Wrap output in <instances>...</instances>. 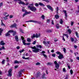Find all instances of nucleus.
I'll return each mask as SVG.
<instances>
[{"label": "nucleus", "instance_id": "f257e3e1", "mask_svg": "<svg viewBox=\"0 0 79 79\" xmlns=\"http://www.w3.org/2000/svg\"><path fill=\"white\" fill-rule=\"evenodd\" d=\"M31 48L32 49H33V50H32V52H34L35 53H38V52H39V50H40V49L36 48L35 46L34 47H31Z\"/></svg>", "mask_w": 79, "mask_h": 79}, {"label": "nucleus", "instance_id": "f03ea898", "mask_svg": "<svg viewBox=\"0 0 79 79\" xmlns=\"http://www.w3.org/2000/svg\"><path fill=\"white\" fill-rule=\"evenodd\" d=\"M28 8H30V10H31L32 11H33V12H35L37 10V9L35 6H32L31 7V6H28Z\"/></svg>", "mask_w": 79, "mask_h": 79}, {"label": "nucleus", "instance_id": "7ed1b4c3", "mask_svg": "<svg viewBox=\"0 0 79 79\" xmlns=\"http://www.w3.org/2000/svg\"><path fill=\"white\" fill-rule=\"evenodd\" d=\"M14 32V31L13 30H10L8 32L5 34V36L6 37H10V33H13Z\"/></svg>", "mask_w": 79, "mask_h": 79}, {"label": "nucleus", "instance_id": "20e7f679", "mask_svg": "<svg viewBox=\"0 0 79 79\" xmlns=\"http://www.w3.org/2000/svg\"><path fill=\"white\" fill-rule=\"evenodd\" d=\"M12 72V69H10L8 71V74L7 75V76L8 77H11L12 76V73H11V72Z\"/></svg>", "mask_w": 79, "mask_h": 79}, {"label": "nucleus", "instance_id": "39448f33", "mask_svg": "<svg viewBox=\"0 0 79 79\" xmlns=\"http://www.w3.org/2000/svg\"><path fill=\"white\" fill-rule=\"evenodd\" d=\"M14 1H15V2H17V1L18 0V1H20V2H19V5H20V4H21V5H25V3H24V2H23L21 1V0H14Z\"/></svg>", "mask_w": 79, "mask_h": 79}, {"label": "nucleus", "instance_id": "423d86ee", "mask_svg": "<svg viewBox=\"0 0 79 79\" xmlns=\"http://www.w3.org/2000/svg\"><path fill=\"white\" fill-rule=\"evenodd\" d=\"M25 70L24 69H21L19 72V77H21V75H22L21 73H23V72Z\"/></svg>", "mask_w": 79, "mask_h": 79}, {"label": "nucleus", "instance_id": "0eeeda50", "mask_svg": "<svg viewBox=\"0 0 79 79\" xmlns=\"http://www.w3.org/2000/svg\"><path fill=\"white\" fill-rule=\"evenodd\" d=\"M58 58L59 59H60V60H62L63 58H64V56H63V55L61 54L58 56Z\"/></svg>", "mask_w": 79, "mask_h": 79}, {"label": "nucleus", "instance_id": "6e6552de", "mask_svg": "<svg viewBox=\"0 0 79 79\" xmlns=\"http://www.w3.org/2000/svg\"><path fill=\"white\" fill-rule=\"evenodd\" d=\"M47 7L48 8V9H49V10H51L52 11H53V8L50 5H48L47 6Z\"/></svg>", "mask_w": 79, "mask_h": 79}, {"label": "nucleus", "instance_id": "1a4fd4ad", "mask_svg": "<svg viewBox=\"0 0 79 79\" xmlns=\"http://www.w3.org/2000/svg\"><path fill=\"white\" fill-rule=\"evenodd\" d=\"M39 77H40V72H38L37 73L36 75L35 76L36 78H38Z\"/></svg>", "mask_w": 79, "mask_h": 79}, {"label": "nucleus", "instance_id": "9d476101", "mask_svg": "<svg viewBox=\"0 0 79 79\" xmlns=\"http://www.w3.org/2000/svg\"><path fill=\"white\" fill-rule=\"evenodd\" d=\"M45 73L44 72L43 73V75L42 77L43 79H46V78L45 77Z\"/></svg>", "mask_w": 79, "mask_h": 79}, {"label": "nucleus", "instance_id": "9b49d317", "mask_svg": "<svg viewBox=\"0 0 79 79\" xmlns=\"http://www.w3.org/2000/svg\"><path fill=\"white\" fill-rule=\"evenodd\" d=\"M16 26H17V25L16 23H14L13 24L11 25L12 27H16Z\"/></svg>", "mask_w": 79, "mask_h": 79}, {"label": "nucleus", "instance_id": "f8f14e48", "mask_svg": "<svg viewBox=\"0 0 79 79\" xmlns=\"http://www.w3.org/2000/svg\"><path fill=\"white\" fill-rule=\"evenodd\" d=\"M15 39L17 42H18V41H19V39H18V35H16L15 36Z\"/></svg>", "mask_w": 79, "mask_h": 79}, {"label": "nucleus", "instance_id": "ddd939ff", "mask_svg": "<svg viewBox=\"0 0 79 79\" xmlns=\"http://www.w3.org/2000/svg\"><path fill=\"white\" fill-rule=\"evenodd\" d=\"M33 23H37V24H41V22H40V21H35L34 20L33 21Z\"/></svg>", "mask_w": 79, "mask_h": 79}, {"label": "nucleus", "instance_id": "4468645a", "mask_svg": "<svg viewBox=\"0 0 79 79\" xmlns=\"http://www.w3.org/2000/svg\"><path fill=\"white\" fill-rule=\"evenodd\" d=\"M60 67V65L59 64H57L56 65V69H59V68Z\"/></svg>", "mask_w": 79, "mask_h": 79}, {"label": "nucleus", "instance_id": "2eb2a0df", "mask_svg": "<svg viewBox=\"0 0 79 79\" xmlns=\"http://www.w3.org/2000/svg\"><path fill=\"white\" fill-rule=\"evenodd\" d=\"M0 44L1 45H4L5 44V43L3 42V41L2 40L1 41Z\"/></svg>", "mask_w": 79, "mask_h": 79}, {"label": "nucleus", "instance_id": "dca6fc26", "mask_svg": "<svg viewBox=\"0 0 79 79\" xmlns=\"http://www.w3.org/2000/svg\"><path fill=\"white\" fill-rule=\"evenodd\" d=\"M39 5H40V6H45V5H44V4L41 3V2H40L39 3Z\"/></svg>", "mask_w": 79, "mask_h": 79}, {"label": "nucleus", "instance_id": "f3484780", "mask_svg": "<svg viewBox=\"0 0 79 79\" xmlns=\"http://www.w3.org/2000/svg\"><path fill=\"white\" fill-rule=\"evenodd\" d=\"M37 48H42V46H41V45H38L36 46Z\"/></svg>", "mask_w": 79, "mask_h": 79}, {"label": "nucleus", "instance_id": "a211bd4d", "mask_svg": "<svg viewBox=\"0 0 79 79\" xmlns=\"http://www.w3.org/2000/svg\"><path fill=\"white\" fill-rule=\"evenodd\" d=\"M3 29H2V28H0V35H2V33L3 32Z\"/></svg>", "mask_w": 79, "mask_h": 79}, {"label": "nucleus", "instance_id": "6ab92c4d", "mask_svg": "<svg viewBox=\"0 0 79 79\" xmlns=\"http://www.w3.org/2000/svg\"><path fill=\"white\" fill-rule=\"evenodd\" d=\"M55 16V18H56V19H58L60 17V16H59L58 15H57V14Z\"/></svg>", "mask_w": 79, "mask_h": 79}, {"label": "nucleus", "instance_id": "aec40b11", "mask_svg": "<svg viewBox=\"0 0 79 79\" xmlns=\"http://www.w3.org/2000/svg\"><path fill=\"white\" fill-rule=\"evenodd\" d=\"M22 42L23 43V44L24 45H26V40H22Z\"/></svg>", "mask_w": 79, "mask_h": 79}, {"label": "nucleus", "instance_id": "412c9836", "mask_svg": "<svg viewBox=\"0 0 79 79\" xmlns=\"http://www.w3.org/2000/svg\"><path fill=\"white\" fill-rule=\"evenodd\" d=\"M26 15H29L30 14V13H31V12L29 11H26L25 12Z\"/></svg>", "mask_w": 79, "mask_h": 79}, {"label": "nucleus", "instance_id": "4be33fe9", "mask_svg": "<svg viewBox=\"0 0 79 79\" xmlns=\"http://www.w3.org/2000/svg\"><path fill=\"white\" fill-rule=\"evenodd\" d=\"M35 34H33V35L31 36V39H33L34 38H35Z\"/></svg>", "mask_w": 79, "mask_h": 79}, {"label": "nucleus", "instance_id": "5701e85b", "mask_svg": "<svg viewBox=\"0 0 79 79\" xmlns=\"http://www.w3.org/2000/svg\"><path fill=\"white\" fill-rule=\"evenodd\" d=\"M40 36V35H38V34H37V33H36V35H35V37L36 38H38V37Z\"/></svg>", "mask_w": 79, "mask_h": 79}, {"label": "nucleus", "instance_id": "b1692460", "mask_svg": "<svg viewBox=\"0 0 79 79\" xmlns=\"http://www.w3.org/2000/svg\"><path fill=\"white\" fill-rule=\"evenodd\" d=\"M60 24H63V19H60Z\"/></svg>", "mask_w": 79, "mask_h": 79}, {"label": "nucleus", "instance_id": "393cba45", "mask_svg": "<svg viewBox=\"0 0 79 79\" xmlns=\"http://www.w3.org/2000/svg\"><path fill=\"white\" fill-rule=\"evenodd\" d=\"M15 64H19V63L18 62V61L17 60H15L14 61Z\"/></svg>", "mask_w": 79, "mask_h": 79}, {"label": "nucleus", "instance_id": "a878e982", "mask_svg": "<svg viewBox=\"0 0 79 79\" xmlns=\"http://www.w3.org/2000/svg\"><path fill=\"white\" fill-rule=\"evenodd\" d=\"M31 40L30 38H27V42H31Z\"/></svg>", "mask_w": 79, "mask_h": 79}, {"label": "nucleus", "instance_id": "bb28decb", "mask_svg": "<svg viewBox=\"0 0 79 79\" xmlns=\"http://www.w3.org/2000/svg\"><path fill=\"white\" fill-rule=\"evenodd\" d=\"M56 54H57V55H59L61 54V52L59 51H57V52H56Z\"/></svg>", "mask_w": 79, "mask_h": 79}, {"label": "nucleus", "instance_id": "cd10ccee", "mask_svg": "<svg viewBox=\"0 0 79 79\" xmlns=\"http://www.w3.org/2000/svg\"><path fill=\"white\" fill-rule=\"evenodd\" d=\"M75 34H76V35H77V37L78 38H79V35H78V33H77V31H76Z\"/></svg>", "mask_w": 79, "mask_h": 79}, {"label": "nucleus", "instance_id": "c85d7f7f", "mask_svg": "<svg viewBox=\"0 0 79 79\" xmlns=\"http://www.w3.org/2000/svg\"><path fill=\"white\" fill-rule=\"evenodd\" d=\"M47 32H48V33L52 32V30H47Z\"/></svg>", "mask_w": 79, "mask_h": 79}, {"label": "nucleus", "instance_id": "c756f323", "mask_svg": "<svg viewBox=\"0 0 79 79\" xmlns=\"http://www.w3.org/2000/svg\"><path fill=\"white\" fill-rule=\"evenodd\" d=\"M41 18H42L43 19H45V16H44V15H42Z\"/></svg>", "mask_w": 79, "mask_h": 79}, {"label": "nucleus", "instance_id": "7c9ffc66", "mask_svg": "<svg viewBox=\"0 0 79 79\" xmlns=\"http://www.w3.org/2000/svg\"><path fill=\"white\" fill-rule=\"evenodd\" d=\"M68 32H69V34H71L72 32V31L70 29H68Z\"/></svg>", "mask_w": 79, "mask_h": 79}, {"label": "nucleus", "instance_id": "2f4dec72", "mask_svg": "<svg viewBox=\"0 0 79 79\" xmlns=\"http://www.w3.org/2000/svg\"><path fill=\"white\" fill-rule=\"evenodd\" d=\"M56 27L57 29H59V27H60V26H59V24H57L56 25Z\"/></svg>", "mask_w": 79, "mask_h": 79}, {"label": "nucleus", "instance_id": "473e14b6", "mask_svg": "<svg viewBox=\"0 0 79 79\" xmlns=\"http://www.w3.org/2000/svg\"><path fill=\"white\" fill-rule=\"evenodd\" d=\"M24 52V49H23L21 51H19V52L21 53L22 52Z\"/></svg>", "mask_w": 79, "mask_h": 79}, {"label": "nucleus", "instance_id": "72a5a7b5", "mask_svg": "<svg viewBox=\"0 0 79 79\" xmlns=\"http://www.w3.org/2000/svg\"><path fill=\"white\" fill-rule=\"evenodd\" d=\"M70 74L72 75L73 74V70L71 69L70 70Z\"/></svg>", "mask_w": 79, "mask_h": 79}, {"label": "nucleus", "instance_id": "f704fd0d", "mask_svg": "<svg viewBox=\"0 0 79 79\" xmlns=\"http://www.w3.org/2000/svg\"><path fill=\"white\" fill-rule=\"evenodd\" d=\"M5 60H3L2 61V64H5Z\"/></svg>", "mask_w": 79, "mask_h": 79}, {"label": "nucleus", "instance_id": "c9c22d12", "mask_svg": "<svg viewBox=\"0 0 79 79\" xmlns=\"http://www.w3.org/2000/svg\"><path fill=\"white\" fill-rule=\"evenodd\" d=\"M13 36H15V35H16V31H14L13 32Z\"/></svg>", "mask_w": 79, "mask_h": 79}, {"label": "nucleus", "instance_id": "e433bc0d", "mask_svg": "<svg viewBox=\"0 0 79 79\" xmlns=\"http://www.w3.org/2000/svg\"><path fill=\"white\" fill-rule=\"evenodd\" d=\"M22 11L23 12H25V13H26V12L27 11V10H24V9H22Z\"/></svg>", "mask_w": 79, "mask_h": 79}, {"label": "nucleus", "instance_id": "4c0bfd02", "mask_svg": "<svg viewBox=\"0 0 79 79\" xmlns=\"http://www.w3.org/2000/svg\"><path fill=\"white\" fill-rule=\"evenodd\" d=\"M33 20H29V21H26V23H28V22H30L33 23Z\"/></svg>", "mask_w": 79, "mask_h": 79}, {"label": "nucleus", "instance_id": "58836bf2", "mask_svg": "<svg viewBox=\"0 0 79 79\" xmlns=\"http://www.w3.org/2000/svg\"><path fill=\"white\" fill-rule=\"evenodd\" d=\"M71 41L73 42H74V39L73 38H71Z\"/></svg>", "mask_w": 79, "mask_h": 79}, {"label": "nucleus", "instance_id": "ea45409f", "mask_svg": "<svg viewBox=\"0 0 79 79\" xmlns=\"http://www.w3.org/2000/svg\"><path fill=\"white\" fill-rule=\"evenodd\" d=\"M36 65H40V63H39V62H37L36 64Z\"/></svg>", "mask_w": 79, "mask_h": 79}, {"label": "nucleus", "instance_id": "a19ab883", "mask_svg": "<svg viewBox=\"0 0 79 79\" xmlns=\"http://www.w3.org/2000/svg\"><path fill=\"white\" fill-rule=\"evenodd\" d=\"M56 56V54H52V56H53V57H55Z\"/></svg>", "mask_w": 79, "mask_h": 79}, {"label": "nucleus", "instance_id": "79ce46f5", "mask_svg": "<svg viewBox=\"0 0 79 79\" xmlns=\"http://www.w3.org/2000/svg\"><path fill=\"white\" fill-rule=\"evenodd\" d=\"M52 64V63L50 62H48V63H47V64L48 65H51Z\"/></svg>", "mask_w": 79, "mask_h": 79}, {"label": "nucleus", "instance_id": "37998d69", "mask_svg": "<svg viewBox=\"0 0 79 79\" xmlns=\"http://www.w3.org/2000/svg\"><path fill=\"white\" fill-rule=\"evenodd\" d=\"M43 55L45 57L47 58V55H45L44 54H43Z\"/></svg>", "mask_w": 79, "mask_h": 79}, {"label": "nucleus", "instance_id": "c03bdc74", "mask_svg": "<svg viewBox=\"0 0 79 79\" xmlns=\"http://www.w3.org/2000/svg\"><path fill=\"white\" fill-rule=\"evenodd\" d=\"M26 45H31V43H26Z\"/></svg>", "mask_w": 79, "mask_h": 79}, {"label": "nucleus", "instance_id": "a18cd8bd", "mask_svg": "<svg viewBox=\"0 0 79 79\" xmlns=\"http://www.w3.org/2000/svg\"><path fill=\"white\" fill-rule=\"evenodd\" d=\"M21 39H22V40H24V38L23 36H22L21 37Z\"/></svg>", "mask_w": 79, "mask_h": 79}, {"label": "nucleus", "instance_id": "49530a36", "mask_svg": "<svg viewBox=\"0 0 79 79\" xmlns=\"http://www.w3.org/2000/svg\"><path fill=\"white\" fill-rule=\"evenodd\" d=\"M63 72H66V69L65 68H63Z\"/></svg>", "mask_w": 79, "mask_h": 79}, {"label": "nucleus", "instance_id": "de8ad7c7", "mask_svg": "<svg viewBox=\"0 0 79 79\" xmlns=\"http://www.w3.org/2000/svg\"><path fill=\"white\" fill-rule=\"evenodd\" d=\"M40 53H43V54H44V53H45V51H42V52H40Z\"/></svg>", "mask_w": 79, "mask_h": 79}, {"label": "nucleus", "instance_id": "09e8293b", "mask_svg": "<svg viewBox=\"0 0 79 79\" xmlns=\"http://www.w3.org/2000/svg\"><path fill=\"white\" fill-rule=\"evenodd\" d=\"M20 32H21V33H22V34H24V32H23L22 29H21L20 30Z\"/></svg>", "mask_w": 79, "mask_h": 79}, {"label": "nucleus", "instance_id": "8fccbe9b", "mask_svg": "<svg viewBox=\"0 0 79 79\" xmlns=\"http://www.w3.org/2000/svg\"><path fill=\"white\" fill-rule=\"evenodd\" d=\"M1 25L2 26H5V24H4V23H3V22L2 21V20H1Z\"/></svg>", "mask_w": 79, "mask_h": 79}, {"label": "nucleus", "instance_id": "3c124183", "mask_svg": "<svg viewBox=\"0 0 79 79\" xmlns=\"http://www.w3.org/2000/svg\"><path fill=\"white\" fill-rule=\"evenodd\" d=\"M19 66L18 65H16V66H15V69H17L18 68V67Z\"/></svg>", "mask_w": 79, "mask_h": 79}, {"label": "nucleus", "instance_id": "603ef678", "mask_svg": "<svg viewBox=\"0 0 79 79\" xmlns=\"http://www.w3.org/2000/svg\"><path fill=\"white\" fill-rule=\"evenodd\" d=\"M36 43V41H35V40L32 43V44H33V45H35V44Z\"/></svg>", "mask_w": 79, "mask_h": 79}, {"label": "nucleus", "instance_id": "864d4df0", "mask_svg": "<svg viewBox=\"0 0 79 79\" xmlns=\"http://www.w3.org/2000/svg\"><path fill=\"white\" fill-rule=\"evenodd\" d=\"M63 51L64 52V53H65L66 52V48H63Z\"/></svg>", "mask_w": 79, "mask_h": 79}, {"label": "nucleus", "instance_id": "5fc2aeb1", "mask_svg": "<svg viewBox=\"0 0 79 79\" xmlns=\"http://www.w3.org/2000/svg\"><path fill=\"white\" fill-rule=\"evenodd\" d=\"M3 18L4 19V20H6V19H8V18L6 17H4Z\"/></svg>", "mask_w": 79, "mask_h": 79}, {"label": "nucleus", "instance_id": "6e6d98bb", "mask_svg": "<svg viewBox=\"0 0 79 79\" xmlns=\"http://www.w3.org/2000/svg\"><path fill=\"white\" fill-rule=\"evenodd\" d=\"M54 63L56 65V64H58V63H57V62H56V61H55Z\"/></svg>", "mask_w": 79, "mask_h": 79}, {"label": "nucleus", "instance_id": "4d7b16f0", "mask_svg": "<svg viewBox=\"0 0 79 79\" xmlns=\"http://www.w3.org/2000/svg\"><path fill=\"white\" fill-rule=\"evenodd\" d=\"M26 15H27V14L26 13H25L23 14V17H24V16H26Z\"/></svg>", "mask_w": 79, "mask_h": 79}, {"label": "nucleus", "instance_id": "13d9d810", "mask_svg": "<svg viewBox=\"0 0 79 79\" xmlns=\"http://www.w3.org/2000/svg\"><path fill=\"white\" fill-rule=\"evenodd\" d=\"M47 23H50V19H47Z\"/></svg>", "mask_w": 79, "mask_h": 79}, {"label": "nucleus", "instance_id": "bf43d9fd", "mask_svg": "<svg viewBox=\"0 0 79 79\" xmlns=\"http://www.w3.org/2000/svg\"><path fill=\"white\" fill-rule=\"evenodd\" d=\"M62 39L64 40V41H65V39L64 38V35H63L62 36Z\"/></svg>", "mask_w": 79, "mask_h": 79}, {"label": "nucleus", "instance_id": "052dcab7", "mask_svg": "<svg viewBox=\"0 0 79 79\" xmlns=\"http://www.w3.org/2000/svg\"><path fill=\"white\" fill-rule=\"evenodd\" d=\"M68 64H67V65H68V68L69 69H71V67L70 66H69V65H68Z\"/></svg>", "mask_w": 79, "mask_h": 79}, {"label": "nucleus", "instance_id": "680f3d73", "mask_svg": "<svg viewBox=\"0 0 79 79\" xmlns=\"http://www.w3.org/2000/svg\"><path fill=\"white\" fill-rule=\"evenodd\" d=\"M16 48L17 49L19 50V48H20V47L19 46H18Z\"/></svg>", "mask_w": 79, "mask_h": 79}, {"label": "nucleus", "instance_id": "e2e57ef3", "mask_svg": "<svg viewBox=\"0 0 79 79\" xmlns=\"http://www.w3.org/2000/svg\"><path fill=\"white\" fill-rule=\"evenodd\" d=\"M39 4L37 3L35 4V6H39Z\"/></svg>", "mask_w": 79, "mask_h": 79}, {"label": "nucleus", "instance_id": "0e129e2a", "mask_svg": "<svg viewBox=\"0 0 79 79\" xmlns=\"http://www.w3.org/2000/svg\"><path fill=\"white\" fill-rule=\"evenodd\" d=\"M43 44L45 45V44H47V42H46V41H43Z\"/></svg>", "mask_w": 79, "mask_h": 79}, {"label": "nucleus", "instance_id": "69168bd1", "mask_svg": "<svg viewBox=\"0 0 79 79\" xmlns=\"http://www.w3.org/2000/svg\"><path fill=\"white\" fill-rule=\"evenodd\" d=\"M74 47L75 48V49H76V48H77V46L75 45H74Z\"/></svg>", "mask_w": 79, "mask_h": 79}, {"label": "nucleus", "instance_id": "338daca9", "mask_svg": "<svg viewBox=\"0 0 79 79\" xmlns=\"http://www.w3.org/2000/svg\"><path fill=\"white\" fill-rule=\"evenodd\" d=\"M2 49H3V50H5V46L2 47Z\"/></svg>", "mask_w": 79, "mask_h": 79}, {"label": "nucleus", "instance_id": "774afa93", "mask_svg": "<svg viewBox=\"0 0 79 79\" xmlns=\"http://www.w3.org/2000/svg\"><path fill=\"white\" fill-rule=\"evenodd\" d=\"M63 12H64V14H66L67 13H66V10H63Z\"/></svg>", "mask_w": 79, "mask_h": 79}]
</instances>
